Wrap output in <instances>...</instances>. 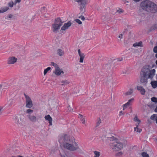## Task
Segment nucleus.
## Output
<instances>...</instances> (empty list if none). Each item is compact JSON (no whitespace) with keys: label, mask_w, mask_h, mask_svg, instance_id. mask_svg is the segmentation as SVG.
I'll return each instance as SVG.
<instances>
[{"label":"nucleus","mask_w":157,"mask_h":157,"mask_svg":"<svg viewBox=\"0 0 157 157\" xmlns=\"http://www.w3.org/2000/svg\"><path fill=\"white\" fill-rule=\"evenodd\" d=\"M59 142L60 145L63 147L72 151H74L79 149L78 144L72 140H71L69 136L65 134L62 136Z\"/></svg>","instance_id":"obj_1"},{"label":"nucleus","mask_w":157,"mask_h":157,"mask_svg":"<svg viewBox=\"0 0 157 157\" xmlns=\"http://www.w3.org/2000/svg\"><path fill=\"white\" fill-rule=\"evenodd\" d=\"M155 69L150 70V66L146 65L142 69L140 74V78L141 83L144 85H146L147 82L148 78L152 79L155 74Z\"/></svg>","instance_id":"obj_2"},{"label":"nucleus","mask_w":157,"mask_h":157,"mask_svg":"<svg viewBox=\"0 0 157 157\" xmlns=\"http://www.w3.org/2000/svg\"><path fill=\"white\" fill-rule=\"evenodd\" d=\"M140 5L144 10L148 13H154L157 12V5L150 1H144L141 3Z\"/></svg>","instance_id":"obj_3"},{"label":"nucleus","mask_w":157,"mask_h":157,"mask_svg":"<svg viewBox=\"0 0 157 157\" xmlns=\"http://www.w3.org/2000/svg\"><path fill=\"white\" fill-rule=\"evenodd\" d=\"M110 146L114 151H118L123 148V145L120 141H114L110 144Z\"/></svg>","instance_id":"obj_4"},{"label":"nucleus","mask_w":157,"mask_h":157,"mask_svg":"<svg viewBox=\"0 0 157 157\" xmlns=\"http://www.w3.org/2000/svg\"><path fill=\"white\" fill-rule=\"evenodd\" d=\"M75 2H78L80 6L79 9L80 13L83 14L86 11V5L87 4V0H74Z\"/></svg>","instance_id":"obj_5"},{"label":"nucleus","mask_w":157,"mask_h":157,"mask_svg":"<svg viewBox=\"0 0 157 157\" xmlns=\"http://www.w3.org/2000/svg\"><path fill=\"white\" fill-rule=\"evenodd\" d=\"M13 119L17 124L21 125L24 121V116L21 115H15L14 116Z\"/></svg>","instance_id":"obj_6"},{"label":"nucleus","mask_w":157,"mask_h":157,"mask_svg":"<svg viewBox=\"0 0 157 157\" xmlns=\"http://www.w3.org/2000/svg\"><path fill=\"white\" fill-rule=\"evenodd\" d=\"M26 99V107L27 108H31L33 105L32 101L30 98L25 94H24Z\"/></svg>","instance_id":"obj_7"},{"label":"nucleus","mask_w":157,"mask_h":157,"mask_svg":"<svg viewBox=\"0 0 157 157\" xmlns=\"http://www.w3.org/2000/svg\"><path fill=\"white\" fill-rule=\"evenodd\" d=\"M17 59L14 56L10 57L7 61V64H13L16 63Z\"/></svg>","instance_id":"obj_8"},{"label":"nucleus","mask_w":157,"mask_h":157,"mask_svg":"<svg viewBox=\"0 0 157 157\" xmlns=\"http://www.w3.org/2000/svg\"><path fill=\"white\" fill-rule=\"evenodd\" d=\"M72 23L70 21H68L67 23L64 24L63 25L61 28V30L65 31L69 28L71 25Z\"/></svg>","instance_id":"obj_9"},{"label":"nucleus","mask_w":157,"mask_h":157,"mask_svg":"<svg viewBox=\"0 0 157 157\" xmlns=\"http://www.w3.org/2000/svg\"><path fill=\"white\" fill-rule=\"evenodd\" d=\"M60 27L58 25H56L55 24H52V32L55 33H57L60 29Z\"/></svg>","instance_id":"obj_10"},{"label":"nucleus","mask_w":157,"mask_h":157,"mask_svg":"<svg viewBox=\"0 0 157 157\" xmlns=\"http://www.w3.org/2000/svg\"><path fill=\"white\" fill-rule=\"evenodd\" d=\"M78 52L79 56L80 57L79 62L81 63H83V60L85 57V55L83 53L81 52L80 49L78 50Z\"/></svg>","instance_id":"obj_11"},{"label":"nucleus","mask_w":157,"mask_h":157,"mask_svg":"<svg viewBox=\"0 0 157 157\" xmlns=\"http://www.w3.org/2000/svg\"><path fill=\"white\" fill-rule=\"evenodd\" d=\"M63 22L60 18L58 17L55 19L54 23L53 24H55L56 25H58L61 26L63 25Z\"/></svg>","instance_id":"obj_12"},{"label":"nucleus","mask_w":157,"mask_h":157,"mask_svg":"<svg viewBox=\"0 0 157 157\" xmlns=\"http://www.w3.org/2000/svg\"><path fill=\"white\" fill-rule=\"evenodd\" d=\"M54 73L55 75L57 76L60 75L61 74H63L64 73L63 71L60 70L59 67L55 69Z\"/></svg>","instance_id":"obj_13"},{"label":"nucleus","mask_w":157,"mask_h":157,"mask_svg":"<svg viewBox=\"0 0 157 157\" xmlns=\"http://www.w3.org/2000/svg\"><path fill=\"white\" fill-rule=\"evenodd\" d=\"M137 90L140 91L142 95H144L145 94L146 91L142 86H137Z\"/></svg>","instance_id":"obj_14"},{"label":"nucleus","mask_w":157,"mask_h":157,"mask_svg":"<svg viewBox=\"0 0 157 157\" xmlns=\"http://www.w3.org/2000/svg\"><path fill=\"white\" fill-rule=\"evenodd\" d=\"M44 118L46 120L48 121H49V125H52V118L49 115H48L46 116H45L44 117Z\"/></svg>","instance_id":"obj_15"},{"label":"nucleus","mask_w":157,"mask_h":157,"mask_svg":"<svg viewBox=\"0 0 157 157\" xmlns=\"http://www.w3.org/2000/svg\"><path fill=\"white\" fill-rule=\"evenodd\" d=\"M134 100L133 98H131L129 99L128 102L126 103L125 104L123 105V110L125 108H126L128 107L129 105H130V103L131 102H132Z\"/></svg>","instance_id":"obj_16"},{"label":"nucleus","mask_w":157,"mask_h":157,"mask_svg":"<svg viewBox=\"0 0 157 157\" xmlns=\"http://www.w3.org/2000/svg\"><path fill=\"white\" fill-rule=\"evenodd\" d=\"M29 118L32 122H35L36 121V117L34 116L29 115Z\"/></svg>","instance_id":"obj_17"},{"label":"nucleus","mask_w":157,"mask_h":157,"mask_svg":"<svg viewBox=\"0 0 157 157\" xmlns=\"http://www.w3.org/2000/svg\"><path fill=\"white\" fill-rule=\"evenodd\" d=\"M57 54L59 56H61L64 54V52L61 49H58L57 51Z\"/></svg>","instance_id":"obj_18"},{"label":"nucleus","mask_w":157,"mask_h":157,"mask_svg":"<svg viewBox=\"0 0 157 157\" xmlns=\"http://www.w3.org/2000/svg\"><path fill=\"white\" fill-rule=\"evenodd\" d=\"M111 65L110 63L106 64L104 66V68L106 70L109 71L111 69Z\"/></svg>","instance_id":"obj_19"},{"label":"nucleus","mask_w":157,"mask_h":157,"mask_svg":"<svg viewBox=\"0 0 157 157\" xmlns=\"http://www.w3.org/2000/svg\"><path fill=\"white\" fill-rule=\"evenodd\" d=\"M133 46L136 47H143L142 42V41H140L139 42H136L133 44Z\"/></svg>","instance_id":"obj_20"},{"label":"nucleus","mask_w":157,"mask_h":157,"mask_svg":"<svg viewBox=\"0 0 157 157\" xmlns=\"http://www.w3.org/2000/svg\"><path fill=\"white\" fill-rule=\"evenodd\" d=\"M70 83V81L68 80H63L61 81V85L62 86L67 85Z\"/></svg>","instance_id":"obj_21"},{"label":"nucleus","mask_w":157,"mask_h":157,"mask_svg":"<svg viewBox=\"0 0 157 157\" xmlns=\"http://www.w3.org/2000/svg\"><path fill=\"white\" fill-rule=\"evenodd\" d=\"M151 86L153 88H155L157 86V81H151Z\"/></svg>","instance_id":"obj_22"},{"label":"nucleus","mask_w":157,"mask_h":157,"mask_svg":"<svg viewBox=\"0 0 157 157\" xmlns=\"http://www.w3.org/2000/svg\"><path fill=\"white\" fill-rule=\"evenodd\" d=\"M9 7L8 6H5L2 8L1 11V13H4L7 11L9 10Z\"/></svg>","instance_id":"obj_23"},{"label":"nucleus","mask_w":157,"mask_h":157,"mask_svg":"<svg viewBox=\"0 0 157 157\" xmlns=\"http://www.w3.org/2000/svg\"><path fill=\"white\" fill-rule=\"evenodd\" d=\"M93 152L94 155V157H99L100 156V152L97 151H94Z\"/></svg>","instance_id":"obj_24"},{"label":"nucleus","mask_w":157,"mask_h":157,"mask_svg":"<svg viewBox=\"0 0 157 157\" xmlns=\"http://www.w3.org/2000/svg\"><path fill=\"white\" fill-rule=\"evenodd\" d=\"M133 93V90L132 89H130V90L126 92L125 93V95L126 96L129 95H131Z\"/></svg>","instance_id":"obj_25"},{"label":"nucleus","mask_w":157,"mask_h":157,"mask_svg":"<svg viewBox=\"0 0 157 157\" xmlns=\"http://www.w3.org/2000/svg\"><path fill=\"white\" fill-rule=\"evenodd\" d=\"M14 5V3L13 1H10L8 3V7L10 8H12L13 7Z\"/></svg>","instance_id":"obj_26"},{"label":"nucleus","mask_w":157,"mask_h":157,"mask_svg":"<svg viewBox=\"0 0 157 157\" xmlns=\"http://www.w3.org/2000/svg\"><path fill=\"white\" fill-rule=\"evenodd\" d=\"M138 124L134 128V130L137 132H140L141 131L142 129L138 128Z\"/></svg>","instance_id":"obj_27"},{"label":"nucleus","mask_w":157,"mask_h":157,"mask_svg":"<svg viewBox=\"0 0 157 157\" xmlns=\"http://www.w3.org/2000/svg\"><path fill=\"white\" fill-rule=\"evenodd\" d=\"M51 68L50 67H48L46 69H44V75H45L48 72V71L51 69Z\"/></svg>","instance_id":"obj_28"},{"label":"nucleus","mask_w":157,"mask_h":157,"mask_svg":"<svg viewBox=\"0 0 157 157\" xmlns=\"http://www.w3.org/2000/svg\"><path fill=\"white\" fill-rule=\"evenodd\" d=\"M157 29V24H155L152 26L151 28V31L155 30Z\"/></svg>","instance_id":"obj_29"},{"label":"nucleus","mask_w":157,"mask_h":157,"mask_svg":"<svg viewBox=\"0 0 157 157\" xmlns=\"http://www.w3.org/2000/svg\"><path fill=\"white\" fill-rule=\"evenodd\" d=\"M134 121H136V122H138V125H139V124L141 122V121H140L138 119V117H137L136 116H135V118H134Z\"/></svg>","instance_id":"obj_30"},{"label":"nucleus","mask_w":157,"mask_h":157,"mask_svg":"<svg viewBox=\"0 0 157 157\" xmlns=\"http://www.w3.org/2000/svg\"><path fill=\"white\" fill-rule=\"evenodd\" d=\"M51 65L54 67L55 69L59 67V65H58L56 63H55L53 62H51Z\"/></svg>","instance_id":"obj_31"},{"label":"nucleus","mask_w":157,"mask_h":157,"mask_svg":"<svg viewBox=\"0 0 157 157\" xmlns=\"http://www.w3.org/2000/svg\"><path fill=\"white\" fill-rule=\"evenodd\" d=\"M141 155L143 157H149L148 155L145 152H142L141 154Z\"/></svg>","instance_id":"obj_32"},{"label":"nucleus","mask_w":157,"mask_h":157,"mask_svg":"<svg viewBox=\"0 0 157 157\" xmlns=\"http://www.w3.org/2000/svg\"><path fill=\"white\" fill-rule=\"evenodd\" d=\"M81 14L80 13H80H79V14H81V15L80 16L78 17V18H80L81 19V20L82 21H84L85 20V18L84 17V16L82 15V14Z\"/></svg>","instance_id":"obj_33"},{"label":"nucleus","mask_w":157,"mask_h":157,"mask_svg":"<svg viewBox=\"0 0 157 157\" xmlns=\"http://www.w3.org/2000/svg\"><path fill=\"white\" fill-rule=\"evenodd\" d=\"M151 101L153 102L157 103V98L155 97H153L151 98Z\"/></svg>","instance_id":"obj_34"},{"label":"nucleus","mask_w":157,"mask_h":157,"mask_svg":"<svg viewBox=\"0 0 157 157\" xmlns=\"http://www.w3.org/2000/svg\"><path fill=\"white\" fill-rule=\"evenodd\" d=\"M75 21L79 25L81 24L82 23V22L79 19H76Z\"/></svg>","instance_id":"obj_35"},{"label":"nucleus","mask_w":157,"mask_h":157,"mask_svg":"<svg viewBox=\"0 0 157 157\" xmlns=\"http://www.w3.org/2000/svg\"><path fill=\"white\" fill-rule=\"evenodd\" d=\"M101 120L100 119H99L96 123V127L98 126L101 123Z\"/></svg>","instance_id":"obj_36"},{"label":"nucleus","mask_w":157,"mask_h":157,"mask_svg":"<svg viewBox=\"0 0 157 157\" xmlns=\"http://www.w3.org/2000/svg\"><path fill=\"white\" fill-rule=\"evenodd\" d=\"M153 51L155 53H157V46H155L153 49Z\"/></svg>","instance_id":"obj_37"},{"label":"nucleus","mask_w":157,"mask_h":157,"mask_svg":"<svg viewBox=\"0 0 157 157\" xmlns=\"http://www.w3.org/2000/svg\"><path fill=\"white\" fill-rule=\"evenodd\" d=\"M81 121H82V124H85V118L83 117H81V118H80Z\"/></svg>","instance_id":"obj_38"},{"label":"nucleus","mask_w":157,"mask_h":157,"mask_svg":"<svg viewBox=\"0 0 157 157\" xmlns=\"http://www.w3.org/2000/svg\"><path fill=\"white\" fill-rule=\"evenodd\" d=\"M123 11L122 9H119L117 11V12L119 13H123Z\"/></svg>","instance_id":"obj_39"},{"label":"nucleus","mask_w":157,"mask_h":157,"mask_svg":"<svg viewBox=\"0 0 157 157\" xmlns=\"http://www.w3.org/2000/svg\"><path fill=\"white\" fill-rule=\"evenodd\" d=\"M108 138L111 141L112 140H115V139H116V138L114 137L113 136H112V137H108Z\"/></svg>","instance_id":"obj_40"},{"label":"nucleus","mask_w":157,"mask_h":157,"mask_svg":"<svg viewBox=\"0 0 157 157\" xmlns=\"http://www.w3.org/2000/svg\"><path fill=\"white\" fill-rule=\"evenodd\" d=\"M33 112V110L30 109H28L27 110V112L28 113H32Z\"/></svg>","instance_id":"obj_41"},{"label":"nucleus","mask_w":157,"mask_h":157,"mask_svg":"<svg viewBox=\"0 0 157 157\" xmlns=\"http://www.w3.org/2000/svg\"><path fill=\"white\" fill-rule=\"evenodd\" d=\"M122 154V153L121 152L117 153V155L118 156H120Z\"/></svg>","instance_id":"obj_42"},{"label":"nucleus","mask_w":157,"mask_h":157,"mask_svg":"<svg viewBox=\"0 0 157 157\" xmlns=\"http://www.w3.org/2000/svg\"><path fill=\"white\" fill-rule=\"evenodd\" d=\"M21 0H15V5H16V4L17 3H19L21 2Z\"/></svg>","instance_id":"obj_43"},{"label":"nucleus","mask_w":157,"mask_h":157,"mask_svg":"<svg viewBox=\"0 0 157 157\" xmlns=\"http://www.w3.org/2000/svg\"><path fill=\"white\" fill-rule=\"evenodd\" d=\"M117 61H121L122 60L123 58H117Z\"/></svg>","instance_id":"obj_44"},{"label":"nucleus","mask_w":157,"mask_h":157,"mask_svg":"<svg viewBox=\"0 0 157 157\" xmlns=\"http://www.w3.org/2000/svg\"><path fill=\"white\" fill-rule=\"evenodd\" d=\"M68 109L70 111H71L72 110V109L69 106L68 107Z\"/></svg>","instance_id":"obj_45"},{"label":"nucleus","mask_w":157,"mask_h":157,"mask_svg":"<svg viewBox=\"0 0 157 157\" xmlns=\"http://www.w3.org/2000/svg\"><path fill=\"white\" fill-rule=\"evenodd\" d=\"M126 71H122V72H121V74L123 75H125L126 74Z\"/></svg>","instance_id":"obj_46"},{"label":"nucleus","mask_w":157,"mask_h":157,"mask_svg":"<svg viewBox=\"0 0 157 157\" xmlns=\"http://www.w3.org/2000/svg\"><path fill=\"white\" fill-rule=\"evenodd\" d=\"M123 37V35L122 34H121L119 36L118 38H120V39H121V38H122Z\"/></svg>","instance_id":"obj_47"},{"label":"nucleus","mask_w":157,"mask_h":157,"mask_svg":"<svg viewBox=\"0 0 157 157\" xmlns=\"http://www.w3.org/2000/svg\"><path fill=\"white\" fill-rule=\"evenodd\" d=\"M12 16L13 15L11 14H9L8 15V17L9 18H11L12 17Z\"/></svg>","instance_id":"obj_48"},{"label":"nucleus","mask_w":157,"mask_h":157,"mask_svg":"<svg viewBox=\"0 0 157 157\" xmlns=\"http://www.w3.org/2000/svg\"><path fill=\"white\" fill-rule=\"evenodd\" d=\"M120 114H119V115L120 116L121 115H122L123 114V112L122 111H121L120 112Z\"/></svg>","instance_id":"obj_49"},{"label":"nucleus","mask_w":157,"mask_h":157,"mask_svg":"<svg viewBox=\"0 0 157 157\" xmlns=\"http://www.w3.org/2000/svg\"><path fill=\"white\" fill-rule=\"evenodd\" d=\"M133 0L134 1L136 2H138L139 1H140V0Z\"/></svg>","instance_id":"obj_50"},{"label":"nucleus","mask_w":157,"mask_h":157,"mask_svg":"<svg viewBox=\"0 0 157 157\" xmlns=\"http://www.w3.org/2000/svg\"><path fill=\"white\" fill-rule=\"evenodd\" d=\"M2 107L0 106V115L1 114V111H2Z\"/></svg>","instance_id":"obj_51"},{"label":"nucleus","mask_w":157,"mask_h":157,"mask_svg":"<svg viewBox=\"0 0 157 157\" xmlns=\"http://www.w3.org/2000/svg\"><path fill=\"white\" fill-rule=\"evenodd\" d=\"M79 116H80V117H79L80 118H81V117H83V116H82V114H79Z\"/></svg>","instance_id":"obj_52"},{"label":"nucleus","mask_w":157,"mask_h":157,"mask_svg":"<svg viewBox=\"0 0 157 157\" xmlns=\"http://www.w3.org/2000/svg\"><path fill=\"white\" fill-rule=\"evenodd\" d=\"M155 111L156 112H157V106L156 107V108H155Z\"/></svg>","instance_id":"obj_53"},{"label":"nucleus","mask_w":157,"mask_h":157,"mask_svg":"<svg viewBox=\"0 0 157 157\" xmlns=\"http://www.w3.org/2000/svg\"><path fill=\"white\" fill-rule=\"evenodd\" d=\"M127 2L128 3V1L126 0H125V1L124 2V3H126Z\"/></svg>","instance_id":"obj_54"},{"label":"nucleus","mask_w":157,"mask_h":157,"mask_svg":"<svg viewBox=\"0 0 157 157\" xmlns=\"http://www.w3.org/2000/svg\"><path fill=\"white\" fill-rule=\"evenodd\" d=\"M155 57L156 58H157V53L155 54Z\"/></svg>","instance_id":"obj_55"},{"label":"nucleus","mask_w":157,"mask_h":157,"mask_svg":"<svg viewBox=\"0 0 157 157\" xmlns=\"http://www.w3.org/2000/svg\"><path fill=\"white\" fill-rule=\"evenodd\" d=\"M61 157H65L64 155H63L61 154Z\"/></svg>","instance_id":"obj_56"},{"label":"nucleus","mask_w":157,"mask_h":157,"mask_svg":"<svg viewBox=\"0 0 157 157\" xmlns=\"http://www.w3.org/2000/svg\"><path fill=\"white\" fill-rule=\"evenodd\" d=\"M17 157H23L21 156L18 155V156H17Z\"/></svg>","instance_id":"obj_57"},{"label":"nucleus","mask_w":157,"mask_h":157,"mask_svg":"<svg viewBox=\"0 0 157 157\" xmlns=\"http://www.w3.org/2000/svg\"><path fill=\"white\" fill-rule=\"evenodd\" d=\"M155 63L156 65H157V60L156 61H155Z\"/></svg>","instance_id":"obj_58"},{"label":"nucleus","mask_w":157,"mask_h":157,"mask_svg":"<svg viewBox=\"0 0 157 157\" xmlns=\"http://www.w3.org/2000/svg\"><path fill=\"white\" fill-rule=\"evenodd\" d=\"M12 157H17V156H12Z\"/></svg>","instance_id":"obj_59"},{"label":"nucleus","mask_w":157,"mask_h":157,"mask_svg":"<svg viewBox=\"0 0 157 157\" xmlns=\"http://www.w3.org/2000/svg\"><path fill=\"white\" fill-rule=\"evenodd\" d=\"M1 13V10H0V13Z\"/></svg>","instance_id":"obj_60"},{"label":"nucleus","mask_w":157,"mask_h":157,"mask_svg":"<svg viewBox=\"0 0 157 157\" xmlns=\"http://www.w3.org/2000/svg\"><path fill=\"white\" fill-rule=\"evenodd\" d=\"M110 80H112V79L111 78V79H110Z\"/></svg>","instance_id":"obj_61"}]
</instances>
